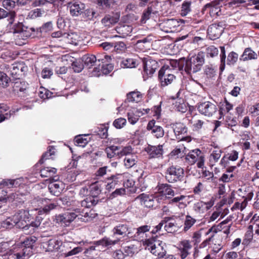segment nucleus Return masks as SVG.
Returning <instances> with one entry per match:
<instances>
[{"label":"nucleus","instance_id":"nucleus-9","mask_svg":"<svg viewBox=\"0 0 259 259\" xmlns=\"http://www.w3.org/2000/svg\"><path fill=\"white\" fill-rule=\"evenodd\" d=\"M197 109L201 114L210 117L217 111L218 108L215 104L209 101H206L199 104Z\"/></svg>","mask_w":259,"mask_h":259},{"label":"nucleus","instance_id":"nucleus-51","mask_svg":"<svg viewBox=\"0 0 259 259\" xmlns=\"http://www.w3.org/2000/svg\"><path fill=\"white\" fill-rule=\"evenodd\" d=\"M85 137H87L86 135L76 136L74 139L76 145L82 147H85L89 142V140L85 138Z\"/></svg>","mask_w":259,"mask_h":259},{"label":"nucleus","instance_id":"nucleus-32","mask_svg":"<svg viewBox=\"0 0 259 259\" xmlns=\"http://www.w3.org/2000/svg\"><path fill=\"white\" fill-rule=\"evenodd\" d=\"M124 164L127 168H130L134 166L137 162V156L131 153L124 155Z\"/></svg>","mask_w":259,"mask_h":259},{"label":"nucleus","instance_id":"nucleus-61","mask_svg":"<svg viewBox=\"0 0 259 259\" xmlns=\"http://www.w3.org/2000/svg\"><path fill=\"white\" fill-rule=\"evenodd\" d=\"M173 104L175 105V107L177 111L181 112H185L186 111V106L183 99H178Z\"/></svg>","mask_w":259,"mask_h":259},{"label":"nucleus","instance_id":"nucleus-64","mask_svg":"<svg viewBox=\"0 0 259 259\" xmlns=\"http://www.w3.org/2000/svg\"><path fill=\"white\" fill-rule=\"evenodd\" d=\"M206 51L207 56L211 58L217 56L219 53L218 49L213 46L208 47Z\"/></svg>","mask_w":259,"mask_h":259},{"label":"nucleus","instance_id":"nucleus-16","mask_svg":"<svg viewBox=\"0 0 259 259\" xmlns=\"http://www.w3.org/2000/svg\"><path fill=\"white\" fill-rule=\"evenodd\" d=\"M48 189L52 194L58 196L64 189V184L62 182L56 181L51 183L48 186Z\"/></svg>","mask_w":259,"mask_h":259},{"label":"nucleus","instance_id":"nucleus-25","mask_svg":"<svg viewBox=\"0 0 259 259\" xmlns=\"http://www.w3.org/2000/svg\"><path fill=\"white\" fill-rule=\"evenodd\" d=\"M178 65L177 60L163 57V72L168 69H174Z\"/></svg>","mask_w":259,"mask_h":259},{"label":"nucleus","instance_id":"nucleus-50","mask_svg":"<svg viewBox=\"0 0 259 259\" xmlns=\"http://www.w3.org/2000/svg\"><path fill=\"white\" fill-rule=\"evenodd\" d=\"M108 127L105 126L104 125H100L98 127L95 133L101 139H106L108 137Z\"/></svg>","mask_w":259,"mask_h":259},{"label":"nucleus","instance_id":"nucleus-20","mask_svg":"<svg viewBox=\"0 0 259 259\" xmlns=\"http://www.w3.org/2000/svg\"><path fill=\"white\" fill-rule=\"evenodd\" d=\"M117 33L120 35V37L125 38L130 35L133 30L131 26L125 24H118L115 29Z\"/></svg>","mask_w":259,"mask_h":259},{"label":"nucleus","instance_id":"nucleus-35","mask_svg":"<svg viewBox=\"0 0 259 259\" xmlns=\"http://www.w3.org/2000/svg\"><path fill=\"white\" fill-rule=\"evenodd\" d=\"M142 95L140 92L138 91H133L128 93L126 95V99L125 102H134L138 103L142 99Z\"/></svg>","mask_w":259,"mask_h":259},{"label":"nucleus","instance_id":"nucleus-42","mask_svg":"<svg viewBox=\"0 0 259 259\" xmlns=\"http://www.w3.org/2000/svg\"><path fill=\"white\" fill-rule=\"evenodd\" d=\"M146 151L151 157H155L159 154H162V145H159L158 147L154 146H148Z\"/></svg>","mask_w":259,"mask_h":259},{"label":"nucleus","instance_id":"nucleus-47","mask_svg":"<svg viewBox=\"0 0 259 259\" xmlns=\"http://www.w3.org/2000/svg\"><path fill=\"white\" fill-rule=\"evenodd\" d=\"M238 54L232 51L230 52L227 56L226 64L229 66H234L235 65L238 60Z\"/></svg>","mask_w":259,"mask_h":259},{"label":"nucleus","instance_id":"nucleus-46","mask_svg":"<svg viewBox=\"0 0 259 259\" xmlns=\"http://www.w3.org/2000/svg\"><path fill=\"white\" fill-rule=\"evenodd\" d=\"M181 0H166L164 2L163 7L164 9L168 8L164 13H163V17L167 16L168 14L172 13L174 10L175 2L176 1H180Z\"/></svg>","mask_w":259,"mask_h":259},{"label":"nucleus","instance_id":"nucleus-21","mask_svg":"<svg viewBox=\"0 0 259 259\" xmlns=\"http://www.w3.org/2000/svg\"><path fill=\"white\" fill-rule=\"evenodd\" d=\"M257 54L250 48H245L239 58L241 61H246L250 60H255L257 58Z\"/></svg>","mask_w":259,"mask_h":259},{"label":"nucleus","instance_id":"nucleus-24","mask_svg":"<svg viewBox=\"0 0 259 259\" xmlns=\"http://www.w3.org/2000/svg\"><path fill=\"white\" fill-rule=\"evenodd\" d=\"M77 243L79 245L77 247H74L72 245L71 249H70L69 252H68V254L67 255V257L77 255L78 254L83 251L84 248H83L82 245H87L88 243V240H82L81 241L78 242Z\"/></svg>","mask_w":259,"mask_h":259},{"label":"nucleus","instance_id":"nucleus-30","mask_svg":"<svg viewBox=\"0 0 259 259\" xmlns=\"http://www.w3.org/2000/svg\"><path fill=\"white\" fill-rule=\"evenodd\" d=\"M73 243L71 242H64L61 241L58 252L60 253L61 256L64 257H67L69 251L71 249Z\"/></svg>","mask_w":259,"mask_h":259},{"label":"nucleus","instance_id":"nucleus-29","mask_svg":"<svg viewBox=\"0 0 259 259\" xmlns=\"http://www.w3.org/2000/svg\"><path fill=\"white\" fill-rule=\"evenodd\" d=\"M21 66H17V63L13 64V67L10 69V75L12 82L19 80L21 76Z\"/></svg>","mask_w":259,"mask_h":259},{"label":"nucleus","instance_id":"nucleus-2","mask_svg":"<svg viewBox=\"0 0 259 259\" xmlns=\"http://www.w3.org/2000/svg\"><path fill=\"white\" fill-rule=\"evenodd\" d=\"M205 54L203 52H199L185 61V71L188 74L195 73L199 71L205 62Z\"/></svg>","mask_w":259,"mask_h":259},{"label":"nucleus","instance_id":"nucleus-56","mask_svg":"<svg viewBox=\"0 0 259 259\" xmlns=\"http://www.w3.org/2000/svg\"><path fill=\"white\" fill-rule=\"evenodd\" d=\"M137 247L135 245L125 246L123 247L124 257L127 256H132L137 251Z\"/></svg>","mask_w":259,"mask_h":259},{"label":"nucleus","instance_id":"nucleus-52","mask_svg":"<svg viewBox=\"0 0 259 259\" xmlns=\"http://www.w3.org/2000/svg\"><path fill=\"white\" fill-rule=\"evenodd\" d=\"M138 65L137 61L133 58H127L123 60L120 65L123 68H134Z\"/></svg>","mask_w":259,"mask_h":259},{"label":"nucleus","instance_id":"nucleus-60","mask_svg":"<svg viewBox=\"0 0 259 259\" xmlns=\"http://www.w3.org/2000/svg\"><path fill=\"white\" fill-rule=\"evenodd\" d=\"M95 241L93 242L88 241V243L87 245H83L82 247L84 248L83 254L85 256H88L89 251H93L96 250V247L97 246H99V245H95L94 244Z\"/></svg>","mask_w":259,"mask_h":259},{"label":"nucleus","instance_id":"nucleus-53","mask_svg":"<svg viewBox=\"0 0 259 259\" xmlns=\"http://www.w3.org/2000/svg\"><path fill=\"white\" fill-rule=\"evenodd\" d=\"M204 8L209 9V13L211 17L218 16L220 15L221 9L218 6H213L210 4H207L205 5Z\"/></svg>","mask_w":259,"mask_h":259},{"label":"nucleus","instance_id":"nucleus-62","mask_svg":"<svg viewBox=\"0 0 259 259\" xmlns=\"http://www.w3.org/2000/svg\"><path fill=\"white\" fill-rule=\"evenodd\" d=\"M196 222V220L191 216L187 215L184 223V228L183 230L185 232L187 231Z\"/></svg>","mask_w":259,"mask_h":259},{"label":"nucleus","instance_id":"nucleus-33","mask_svg":"<svg viewBox=\"0 0 259 259\" xmlns=\"http://www.w3.org/2000/svg\"><path fill=\"white\" fill-rule=\"evenodd\" d=\"M97 61H96V66L93 69V72L95 73L100 72V66L102 64L107 63L108 60H111V57L107 55L97 56ZM95 74H97L95 73Z\"/></svg>","mask_w":259,"mask_h":259},{"label":"nucleus","instance_id":"nucleus-1","mask_svg":"<svg viewBox=\"0 0 259 259\" xmlns=\"http://www.w3.org/2000/svg\"><path fill=\"white\" fill-rule=\"evenodd\" d=\"M37 238L34 236L26 237L23 241L16 243L11 250L8 259H27L32 254Z\"/></svg>","mask_w":259,"mask_h":259},{"label":"nucleus","instance_id":"nucleus-12","mask_svg":"<svg viewBox=\"0 0 259 259\" xmlns=\"http://www.w3.org/2000/svg\"><path fill=\"white\" fill-rule=\"evenodd\" d=\"M131 228L126 224H119L113 229L114 235H122L123 236L132 237Z\"/></svg>","mask_w":259,"mask_h":259},{"label":"nucleus","instance_id":"nucleus-49","mask_svg":"<svg viewBox=\"0 0 259 259\" xmlns=\"http://www.w3.org/2000/svg\"><path fill=\"white\" fill-rule=\"evenodd\" d=\"M12 81L11 78L4 72L0 71V87L6 88L9 85L10 82Z\"/></svg>","mask_w":259,"mask_h":259},{"label":"nucleus","instance_id":"nucleus-22","mask_svg":"<svg viewBox=\"0 0 259 259\" xmlns=\"http://www.w3.org/2000/svg\"><path fill=\"white\" fill-rule=\"evenodd\" d=\"M61 240L56 239H51L46 243L44 246L46 251L49 252L58 251Z\"/></svg>","mask_w":259,"mask_h":259},{"label":"nucleus","instance_id":"nucleus-63","mask_svg":"<svg viewBox=\"0 0 259 259\" xmlns=\"http://www.w3.org/2000/svg\"><path fill=\"white\" fill-rule=\"evenodd\" d=\"M83 17L89 20H92L96 18L97 16L96 12L92 9H88L83 12H82Z\"/></svg>","mask_w":259,"mask_h":259},{"label":"nucleus","instance_id":"nucleus-34","mask_svg":"<svg viewBox=\"0 0 259 259\" xmlns=\"http://www.w3.org/2000/svg\"><path fill=\"white\" fill-rule=\"evenodd\" d=\"M174 195L175 192L170 185L163 184V202L166 203V200L171 198Z\"/></svg>","mask_w":259,"mask_h":259},{"label":"nucleus","instance_id":"nucleus-41","mask_svg":"<svg viewBox=\"0 0 259 259\" xmlns=\"http://www.w3.org/2000/svg\"><path fill=\"white\" fill-rule=\"evenodd\" d=\"M52 23L51 22H48L44 24L42 26L36 29V35L33 36L40 37L43 32H47L52 29Z\"/></svg>","mask_w":259,"mask_h":259},{"label":"nucleus","instance_id":"nucleus-38","mask_svg":"<svg viewBox=\"0 0 259 259\" xmlns=\"http://www.w3.org/2000/svg\"><path fill=\"white\" fill-rule=\"evenodd\" d=\"M12 82L14 83L13 88L14 92H25L28 88V84L25 81H20V79L14 81Z\"/></svg>","mask_w":259,"mask_h":259},{"label":"nucleus","instance_id":"nucleus-54","mask_svg":"<svg viewBox=\"0 0 259 259\" xmlns=\"http://www.w3.org/2000/svg\"><path fill=\"white\" fill-rule=\"evenodd\" d=\"M16 223L13 220V216L8 218L1 223V227L5 229H11L15 226Z\"/></svg>","mask_w":259,"mask_h":259},{"label":"nucleus","instance_id":"nucleus-13","mask_svg":"<svg viewBox=\"0 0 259 259\" xmlns=\"http://www.w3.org/2000/svg\"><path fill=\"white\" fill-rule=\"evenodd\" d=\"M119 241V239L113 240L109 237L105 236L100 240L95 241L94 244L95 245L101 246L103 248L109 249L111 248L112 246L117 244Z\"/></svg>","mask_w":259,"mask_h":259},{"label":"nucleus","instance_id":"nucleus-7","mask_svg":"<svg viewBox=\"0 0 259 259\" xmlns=\"http://www.w3.org/2000/svg\"><path fill=\"white\" fill-rule=\"evenodd\" d=\"M123 181V174H115L105 179V188L107 190L110 191L116 187L122 185Z\"/></svg>","mask_w":259,"mask_h":259},{"label":"nucleus","instance_id":"nucleus-11","mask_svg":"<svg viewBox=\"0 0 259 259\" xmlns=\"http://www.w3.org/2000/svg\"><path fill=\"white\" fill-rule=\"evenodd\" d=\"M179 22L174 18H163V31L165 32H173L179 26Z\"/></svg>","mask_w":259,"mask_h":259},{"label":"nucleus","instance_id":"nucleus-27","mask_svg":"<svg viewBox=\"0 0 259 259\" xmlns=\"http://www.w3.org/2000/svg\"><path fill=\"white\" fill-rule=\"evenodd\" d=\"M119 16L118 15H106L101 20L102 23L106 27H110L118 22Z\"/></svg>","mask_w":259,"mask_h":259},{"label":"nucleus","instance_id":"nucleus-14","mask_svg":"<svg viewBox=\"0 0 259 259\" xmlns=\"http://www.w3.org/2000/svg\"><path fill=\"white\" fill-rule=\"evenodd\" d=\"M192 247L189 241L184 240L180 242L178 247L179 254L182 259H185L189 254V250Z\"/></svg>","mask_w":259,"mask_h":259},{"label":"nucleus","instance_id":"nucleus-6","mask_svg":"<svg viewBox=\"0 0 259 259\" xmlns=\"http://www.w3.org/2000/svg\"><path fill=\"white\" fill-rule=\"evenodd\" d=\"M184 170L179 166H171L165 171V179L169 183L181 181L184 177Z\"/></svg>","mask_w":259,"mask_h":259},{"label":"nucleus","instance_id":"nucleus-36","mask_svg":"<svg viewBox=\"0 0 259 259\" xmlns=\"http://www.w3.org/2000/svg\"><path fill=\"white\" fill-rule=\"evenodd\" d=\"M193 0H184L182 4L180 14L182 16H186L191 11V5Z\"/></svg>","mask_w":259,"mask_h":259},{"label":"nucleus","instance_id":"nucleus-57","mask_svg":"<svg viewBox=\"0 0 259 259\" xmlns=\"http://www.w3.org/2000/svg\"><path fill=\"white\" fill-rule=\"evenodd\" d=\"M126 49V45L123 41H117L114 42L112 52L116 53H120L123 52Z\"/></svg>","mask_w":259,"mask_h":259},{"label":"nucleus","instance_id":"nucleus-45","mask_svg":"<svg viewBox=\"0 0 259 259\" xmlns=\"http://www.w3.org/2000/svg\"><path fill=\"white\" fill-rule=\"evenodd\" d=\"M98 201V199H95L92 197L88 196L80 202V204L82 207L91 208L92 206L96 205Z\"/></svg>","mask_w":259,"mask_h":259},{"label":"nucleus","instance_id":"nucleus-18","mask_svg":"<svg viewBox=\"0 0 259 259\" xmlns=\"http://www.w3.org/2000/svg\"><path fill=\"white\" fill-rule=\"evenodd\" d=\"M203 153L199 149H195L190 151L188 154L186 155L185 159L188 161L189 164L193 165L200 157Z\"/></svg>","mask_w":259,"mask_h":259},{"label":"nucleus","instance_id":"nucleus-40","mask_svg":"<svg viewBox=\"0 0 259 259\" xmlns=\"http://www.w3.org/2000/svg\"><path fill=\"white\" fill-rule=\"evenodd\" d=\"M83 4H80L74 3L70 7V12L72 16H78L82 13V10L84 9Z\"/></svg>","mask_w":259,"mask_h":259},{"label":"nucleus","instance_id":"nucleus-8","mask_svg":"<svg viewBox=\"0 0 259 259\" xmlns=\"http://www.w3.org/2000/svg\"><path fill=\"white\" fill-rule=\"evenodd\" d=\"M225 26L226 24L224 21L211 24L207 29L209 38L212 40L219 38L223 33Z\"/></svg>","mask_w":259,"mask_h":259},{"label":"nucleus","instance_id":"nucleus-23","mask_svg":"<svg viewBox=\"0 0 259 259\" xmlns=\"http://www.w3.org/2000/svg\"><path fill=\"white\" fill-rule=\"evenodd\" d=\"M176 221L171 217H165L163 219V225L165 224L164 229L167 233H173L176 231Z\"/></svg>","mask_w":259,"mask_h":259},{"label":"nucleus","instance_id":"nucleus-28","mask_svg":"<svg viewBox=\"0 0 259 259\" xmlns=\"http://www.w3.org/2000/svg\"><path fill=\"white\" fill-rule=\"evenodd\" d=\"M163 45L165 46L163 54L172 55L174 54L172 50V48L174 47L172 40L169 39L167 36H163Z\"/></svg>","mask_w":259,"mask_h":259},{"label":"nucleus","instance_id":"nucleus-43","mask_svg":"<svg viewBox=\"0 0 259 259\" xmlns=\"http://www.w3.org/2000/svg\"><path fill=\"white\" fill-rule=\"evenodd\" d=\"M157 187H158V193L153 195L154 208L155 209L160 206L162 200V185H160L159 183Z\"/></svg>","mask_w":259,"mask_h":259},{"label":"nucleus","instance_id":"nucleus-3","mask_svg":"<svg viewBox=\"0 0 259 259\" xmlns=\"http://www.w3.org/2000/svg\"><path fill=\"white\" fill-rule=\"evenodd\" d=\"M105 151L107 157L112 158L114 157L120 158L121 157L132 152L131 146L123 147L121 146L112 145L106 147Z\"/></svg>","mask_w":259,"mask_h":259},{"label":"nucleus","instance_id":"nucleus-55","mask_svg":"<svg viewBox=\"0 0 259 259\" xmlns=\"http://www.w3.org/2000/svg\"><path fill=\"white\" fill-rule=\"evenodd\" d=\"M110 60L107 61V63L102 64L100 66V71L105 75L108 74L113 69V65L109 63Z\"/></svg>","mask_w":259,"mask_h":259},{"label":"nucleus","instance_id":"nucleus-37","mask_svg":"<svg viewBox=\"0 0 259 259\" xmlns=\"http://www.w3.org/2000/svg\"><path fill=\"white\" fill-rule=\"evenodd\" d=\"M16 12L15 11L7 12L4 9L0 8V20L6 17H8L9 24H12L14 21L16 17Z\"/></svg>","mask_w":259,"mask_h":259},{"label":"nucleus","instance_id":"nucleus-19","mask_svg":"<svg viewBox=\"0 0 259 259\" xmlns=\"http://www.w3.org/2000/svg\"><path fill=\"white\" fill-rule=\"evenodd\" d=\"M140 200L141 204L148 208H154L153 195H148L144 193L141 194L136 198Z\"/></svg>","mask_w":259,"mask_h":259},{"label":"nucleus","instance_id":"nucleus-31","mask_svg":"<svg viewBox=\"0 0 259 259\" xmlns=\"http://www.w3.org/2000/svg\"><path fill=\"white\" fill-rule=\"evenodd\" d=\"M155 121L154 120H150L148 125L147 128L148 130H151L152 133L155 134V136L157 138L162 137V133L161 132V126L158 125H155Z\"/></svg>","mask_w":259,"mask_h":259},{"label":"nucleus","instance_id":"nucleus-15","mask_svg":"<svg viewBox=\"0 0 259 259\" xmlns=\"http://www.w3.org/2000/svg\"><path fill=\"white\" fill-rule=\"evenodd\" d=\"M172 131L178 139L180 140H183L185 138V136H183L187 134V127L182 123H176Z\"/></svg>","mask_w":259,"mask_h":259},{"label":"nucleus","instance_id":"nucleus-17","mask_svg":"<svg viewBox=\"0 0 259 259\" xmlns=\"http://www.w3.org/2000/svg\"><path fill=\"white\" fill-rule=\"evenodd\" d=\"M102 184L99 182H96L91 184L89 188V197L98 199V197L101 194L102 190Z\"/></svg>","mask_w":259,"mask_h":259},{"label":"nucleus","instance_id":"nucleus-59","mask_svg":"<svg viewBox=\"0 0 259 259\" xmlns=\"http://www.w3.org/2000/svg\"><path fill=\"white\" fill-rule=\"evenodd\" d=\"M161 227H162V221H161L159 224L156 226L154 229L151 231V233H152L153 235H152V238L154 241V242L155 243L154 246H155L156 245V243H157V244L158 245H160V244L161 243V241H160L159 240H158V236L157 235H155L156 234V233L160 230L161 228Z\"/></svg>","mask_w":259,"mask_h":259},{"label":"nucleus","instance_id":"nucleus-10","mask_svg":"<svg viewBox=\"0 0 259 259\" xmlns=\"http://www.w3.org/2000/svg\"><path fill=\"white\" fill-rule=\"evenodd\" d=\"M142 62L144 71L147 75H152L158 67L157 62L150 57L144 58Z\"/></svg>","mask_w":259,"mask_h":259},{"label":"nucleus","instance_id":"nucleus-4","mask_svg":"<svg viewBox=\"0 0 259 259\" xmlns=\"http://www.w3.org/2000/svg\"><path fill=\"white\" fill-rule=\"evenodd\" d=\"M44 201L46 203L44 204L42 207L39 208L38 210V215L35 217L34 221L31 222L34 227L38 228L41 224L42 218L39 215L47 214L49 213L52 210L55 209L58 206V203L56 202H52L49 199L47 200L45 199Z\"/></svg>","mask_w":259,"mask_h":259},{"label":"nucleus","instance_id":"nucleus-39","mask_svg":"<svg viewBox=\"0 0 259 259\" xmlns=\"http://www.w3.org/2000/svg\"><path fill=\"white\" fill-rule=\"evenodd\" d=\"M57 172V169L54 167H46L41 168L39 171L42 178H49L53 177Z\"/></svg>","mask_w":259,"mask_h":259},{"label":"nucleus","instance_id":"nucleus-5","mask_svg":"<svg viewBox=\"0 0 259 259\" xmlns=\"http://www.w3.org/2000/svg\"><path fill=\"white\" fill-rule=\"evenodd\" d=\"M82 211L80 208H76L72 211H67L62 214H60L56 216V222L58 224L64 226H68L79 215Z\"/></svg>","mask_w":259,"mask_h":259},{"label":"nucleus","instance_id":"nucleus-26","mask_svg":"<svg viewBox=\"0 0 259 259\" xmlns=\"http://www.w3.org/2000/svg\"><path fill=\"white\" fill-rule=\"evenodd\" d=\"M81 60L83 62L84 67L90 68L92 66H96V61H97V57L96 56L92 54H86L83 55Z\"/></svg>","mask_w":259,"mask_h":259},{"label":"nucleus","instance_id":"nucleus-48","mask_svg":"<svg viewBox=\"0 0 259 259\" xmlns=\"http://www.w3.org/2000/svg\"><path fill=\"white\" fill-rule=\"evenodd\" d=\"M220 48L221 50L220 71L222 72L225 70L226 66V50L224 46H221Z\"/></svg>","mask_w":259,"mask_h":259},{"label":"nucleus","instance_id":"nucleus-44","mask_svg":"<svg viewBox=\"0 0 259 259\" xmlns=\"http://www.w3.org/2000/svg\"><path fill=\"white\" fill-rule=\"evenodd\" d=\"M13 216L14 221L23 222L24 221L29 222V214L28 211L25 210L20 211L19 213H15Z\"/></svg>","mask_w":259,"mask_h":259},{"label":"nucleus","instance_id":"nucleus-58","mask_svg":"<svg viewBox=\"0 0 259 259\" xmlns=\"http://www.w3.org/2000/svg\"><path fill=\"white\" fill-rule=\"evenodd\" d=\"M71 65L74 71L77 73L80 72L84 67L81 59L76 60L72 62Z\"/></svg>","mask_w":259,"mask_h":259}]
</instances>
